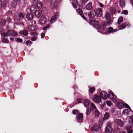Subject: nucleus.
Segmentation results:
<instances>
[{"mask_svg":"<svg viewBox=\"0 0 133 133\" xmlns=\"http://www.w3.org/2000/svg\"><path fill=\"white\" fill-rule=\"evenodd\" d=\"M129 117V123L126 125L124 130L125 133H132L133 132V115Z\"/></svg>","mask_w":133,"mask_h":133,"instance_id":"obj_1","label":"nucleus"},{"mask_svg":"<svg viewBox=\"0 0 133 133\" xmlns=\"http://www.w3.org/2000/svg\"><path fill=\"white\" fill-rule=\"evenodd\" d=\"M89 23L90 25H92L93 26L96 27L97 26V30L98 32L102 34L101 31H104L106 29L104 27H102L101 26L98 25L99 22L96 20H92L90 21Z\"/></svg>","mask_w":133,"mask_h":133,"instance_id":"obj_2","label":"nucleus"},{"mask_svg":"<svg viewBox=\"0 0 133 133\" xmlns=\"http://www.w3.org/2000/svg\"><path fill=\"white\" fill-rule=\"evenodd\" d=\"M102 120L99 121L98 123H95L93 126L92 130L93 131L98 132V133H101V127L102 124Z\"/></svg>","mask_w":133,"mask_h":133,"instance_id":"obj_3","label":"nucleus"},{"mask_svg":"<svg viewBox=\"0 0 133 133\" xmlns=\"http://www.w3.org/2000/svg\"><path fill=\"white\" fill-rule=\"evenodd\" d=\"M2 35L4 37L7 36V35L9 36H14L17 35V33L13 30H8L6 32V34L5 32L2 33Z\"/></svg>","mask_w":133,"mask_h":133,"instance_id":"obj_4","label":"nucleus"},{"mask_svg":"<svg viewBox=\"0 0 133 133\" xmlns=\"http://www.w3.org/2000/svg\"><path fill=\"white\" fill-rule=\"evenodd\" d=\"M25 14L22 12H20L19 14L15 16V20L17 21H21L23 18Z\"/></svg>","mask_w":133,"mask_h":133,"instance_id":"obj_5","label":"nucleus"},{"mask_svg":"<svg viewBox=\"0 0 133 133\" xmlns=\"http://www.w3.org/2000/svg\"><path fill=\"white\" fill-rule=\"evenodd\" d=\"M59 16V14L58 12H55L54 15L52 16L51 18L50 22L51 23H52L55 22V21Z\"/></svg>","mask_w":133,"mask_h":133,"instance_id":"obj_6","label":"nucleus"},{"mask_svg":"<svg viewBox=\"0 0 133 133\" xmlns=\"http://www.w3.org/2000/svg\"><path fill=\"white\" fill-rule=\"evenodd\" d=\"M93 101L97 103H98L101 102V99L99 96L95 95L93 98Z\"/></svg>","mask_w":133,"mask_h":133,"instance_id":"obj_7","label":"nucleus"},{"mask_svg":"<svg viewBox=\"0 0 133 133\" xmlns=\"http://www.w3.org/2000/svg\"><path fill=\"white\" fill-rule=\"evenodd\" d=\"M101 97L103 99H106L108 98V94L106 92L103 91L100 93Z\"/></svg>","mask_w":133,"mask_h":133,"instance_id":"obj_8","label":"nucleus"},{"mask_svg":"<svg viewBox=\"0 0 133 133\" xmlns=\"http://www.w3.org/2000/svg\"><path fill=\"white\" fill-rule=\"evenodd\" d=\"M76 12L78 14L80 15L82 17L84 20H86L87 19L83 15V13L82 10L80 8H78L76 10Z\"/></svg>","mask_w":133,"mask_h":133,"instance_id":"obj_9","label":"nucleus"},{"mask_svg":"<svg viewBox=\"0 0 133 133\" xmlns=\"http://www.w3.org/2000/svg\"><path fill=\"white\" fill-rule=\"evenodd\" d=\"M83 115L81 113L79 114L77 117V119L79 123L83 122Z\"/></svg>","mask_w":133,"mask_h":133,"instance_id":"obj_10","label":"nucleus"},{"mask_svg":"<svg viewBox=\"0 0 133 133\" xmlns=\"http://www.w3.org/2000/svg\"><path fill=\"white\" fill-rule=\"evenodd\" d=\"M116 123L119 126L123 127L124 125L123 122L120 119H117L115 121Z\"/></svg>","mask_w":133,"mask_h":133,"instance_id":"obj_11","label":"nucleus"},{"mask_svg":"<svg viewBox=\"0 0 133 133\" xmlns=\"http://www.w3.org/2000/svg\"><path fill=\"white\" fill-rule=\"evenodd\" d=\"M117 28L114 29L112 27H110L108 28V31L106 32V33L108 34V33H111L112 34H113L114 32L117 31Z\"/></svg>","mask_w":133,"mask_h":133,"instance_id":"obj_12","label":"nucleus"},{"mask_svg":"<svg viewBox=\"0 0 133 133\" xmlns=\"http://www.w3.org/2000/svg\"><path fill=\"white\" fill-rule=\"evenodd\" d=\"M46 19L44 16H42L41 17L39 20V23L41 24H44L46 23Z\"/></svg>","mask_w":133,"mask_h":133,"instance_id":"obj_13","label":"nucleus"},{"mask_svg":"<svg viewBox=\"0 0 133 133\" xmlns=\"http://www.w3.org/2000/svg\"><path fill=\"white\" fill-rule=\"evenodd\" d=\"M95 15V11L92 10L88 13V16L90 18H92L94 17Z\"/></svg>","mask_w":133,"mask_h":133,"instance_id":"obj_14","label":"nucleus"},{"mask_svg":"<svg viewBox=\"0 0 133 133\" xmlns=\"http://www.w3.org/2000/svg\"><path fill=\"white\" fill-rule=\"evenodd\" d=\"M37 29V27L36 26L29 25L27 29L31 31H34L36 30Z\"/></svg>","mask_w":133,"mask_h":133,"instance_id":"obj_15","label":"nucleus"},{"mask_svg":"<svg viewBox=\"0 0 133 133\" xmlns=\"http://www.w3.org/2000/svg\"><path fill=\"white\" fill-rule=\"evenodd\" d=\"M110 122H108L107 123V126L106 127L105 131L109 132H112V130L111 128Z\"/></svg>","mask_w":133,"mask_h":133,"instance_id":"obj_16","label":"nucleus"},{"mask_svg":"<svg viewBox=\"0 0 133 133\" xmlns=\"http://www.w3.org/2000/svg\"><path fill=\"white\" fill-rule=\"evenodd\" d=\"M37 6L35 5H32L30 7V12L33 13H35L37 10Z\"/></svg>","mask_w":133,"mask_h":133,"instance_id":"obj_17","label":"nucleus"},{"mask_svg":"<svg viewBox=\"0 0 133 133\" xmlns=\"http://www.w3.org/2000/svg\"><path fill=\"white\" fill-rule=\"evenodd\" d=\"M50 1V2H51L50 4V7L51 8L53 9L55 8L56 6V2H55L54 0H52L50 1Z\"/></svg>","mask_w":133,"mask_h":133,"instance_id":"obj_18","label":"nucleus"},{"mask_svg":"<svg viewBox=\"0 0 133 133\" xmlns=\"http://www.w3.org/2000/svg\"><path fill=\"white\" fill-rule=\"evenodd\" d=\"M34 17V15L32 14L28 13L26 15V17L28 20H31Z\"/></svg>","mask_w":133,"mask_h":133,"instance_id":"obj_19","label":"nucleus"},{"mask_svg":"<svg viewBox=\"0 0 133 133\" xmlns=\"http://www.w3.org/2000/svg\"><path fill=\"white\" fill-rule=\"evenodd\" d=\"M122 113L123 114H129V113L133 114V112L131 109H130L129 110L127 109L124 110Z\"/></svg>","mask_w":133,"mask_h":133,"instance_id":"obj_20","label":"nucleus"},{"mask_svg":"<svg viewBox=\"0 0 133 133\" xmlns=\"http://www.w3.org/2000/svg\"><path fill=\"white\" fill-rule=\"evenodd\" d=\"M90 103V102L89 100L87 99L84 100L83 104L84 106L86 108L88 107Z\"/></svg>","mask_w":133,"mask_h":133,"instance_id":"obj_21","label":"nucleus"},{"mask_svg":"<svg viewBox=\"0 0 133 133\" xmlns=\"http://www.w3.org/2000/svg\"><path fill=\"white\" fill-rule=\"evenodd\" d=\"M35 16L37 18H38L41 16L42 14L41 11L38 10L34 13Z\"/></svg>","mask_w":133,"mask_h":133,"instance_id":"obj_22","label":"nucleus"},{"mask_svg":"<svg viewBox=\"0 0 133 133\" xmlns=\"http://www.w3.org/2000/svg\"><path fill=\"white\" fill-rule=\"evenodd\" d=\"M116 105L119 108L121 109L124 107V104L122 102H118Z\"/></svg>","mask_w":133,"mask_h":133,"instance_id":"obj_23","label":"nucleus"},{"mask_svg":"<svg viewBox=\"0 0 133 133\" xmlns=\"http://www.w3.org/2000/svg\"><path fill=\"white\" fill-rule=\"evenodd\" d=\"M102 9L101 8L97 9L96 10V15L97 16H100L102 15Z\"/></svg>","mask_w":133,"mask_h":133,"instance_id":"obj_24","label":"nucleus"},{"mask_svg":"<svg viewBox=\"0 0 133 133\" xmlns=\"http://www.w3.org/2000/svg\"><path fill=\"white\" fill-rule=\"evenodd\" d=\"M76 2L77 5L79 7L82 6L83 3V0H76Z\"/></svg>","mask_w":133,"mask_h":133,"instance_id":"obj_25","label":"nucleus"},{"mask_svg":"<svg viewBox=\"0 0 133 133\" xmlns=\"http://www.w3.org/2000/svg\"><path fill=\"white\" fill-rule=\"evenodd\" d=\"M105 17L106 19L108 21L110 20L111 17V16L109 12L107 13L105 15Z\"/></svg>","mask_w":133,"mask_h":133,"instance_id":"obj_26","label":"nucleus"},{"mask_svg":"<svg viewBox=\"0 0 133 133\" xmlns=\"http://www.w3.org/2000/svg\"><path fill=\"white\" fill-rule=\"evenodd\" d=\"M108 92L109 93V94L108 95V97L109 98L111 99L114 97L115 96L116 97V95H114V93L112 92H111L109 91H108Z\"/></svg>","mask_w":133,"mask_h":133,"instance_id":"obj_27","label":"nucleus"},{"mask_svg":"<svg viewBox=\"0 0 133 133\" xmlns=\"http://www.w3.org/2000/svg\"><path fill=\"white\" fill-rule=\"evenodd\" d=\"M86 9L88 10H90L92 8L91 4L90 3H88L86 6Z\"/></svg>","mask_w":133,"mask_h":133,"instance_id":"obj_28","label":"nucleus"},{"mask_svg":"<svg viewBox=\"0 0 133 133\" xmlns=\"http://www.w3.org/2000/svg\"><path fill=\"white\" fill-rule=\"evenodd\" d=\"M20 33L24 35L25 36H27L28 34V31L25 30L21 31L20 32Z\"/></svg>","mask_w":133,"mask_h":133,"instance_id":"obj_29","label":"nucleus"},{"mask_svg":"<svg viewBox=\"0 0 133 133\" xmlns=\"http://www.w3.org/2000/svg\"><path fill=\"white\" fill-rule=\"evenodd\" d=\"M118 24V26L120 28L118 30L124 29L125 28V27H126V26L124 24H121L120 23Z\"/></svg>","mask_w":133,"mask_h":133,"instance_id":"obj_30","label":"nucleus"},{"mask_svg":"<svg viewBox=\"0 0 133 133\" xmlns=\"http://www.w3.org/2000/svg\"><path fill=\"white\" fill-rule=\"evenodd\" d=\"M119 4L120 6L121 7L123 8L124 7L125 5V3L124 0H120Z\"/></svg>","mask_w":133,"mask_h":133,"instance_id":"obj_31","label":"nucleus"},{"mask_svg":"<svg viewBox=\"0 0 133 133\" xmlns=\"http://www.w3.org/2000/svg\"><path fill=\"white\" fill-rule=\"evenodd\" d=\"M37 5L38 8L41 9L43 7V3L41 2H38Z\"/></svg>","mask_w":133,"mask_h":133,"instance_id":"obj_32","label":"nucleus"},{"mask_svg":"<svg viewBox=\"0 0 133 133\" xmlns=\"http://www.w3.org/2000/svg\"><path fill=\"white\" fill-rule=\"evenodd\" d=\"M94 114L95 116L98 117L100 115L99 112L97 109H96L94 112Z\"/></svg>","mask_w":133,"mask_h":133,"instance_id":"obj_33","label":"nucleus"},{"mask_svg":"<svg viewBox=\"0 0 133 133\" xmlns=\"http://www.w3.org/2000/svg\"><path fill=\"white\" fill-rule=\"evenodd\" d=\"M6 23L5 20L4 19H2L1 21L0 24L1 26H4L5 25Z\"/></svg>","mask_w":133,"mask_h":133,"instance_id":"obj_34","label":"nucleus"},{"mask_svg":"<svg viewBox=\"0 0 133 133\" xmlns=\"http://www.w3.org/2000/svg\"><path fill=\"white\" fill-rule=\"evenodd\" d=\"M109 116L108 113L106 112L104 115L103 120H105L107 119Z\"/></svg>","mask_w":133,"mask_h":133,"instance_id":"obj_35","label":"nucleus"},{"mask_svg":"<svg viewBox=\"0 0 133 133\" xmlns=\"http://www.w3.org/2000/svg\"><path fill=\"white\" fill-rule=\"evenodd\" d=\"M123 18L122 17H120L118 19V24H120L121 22H123Z\"/></svg>","mask_w":133,"mask_h":133,"instance_id":"obj_36","label":"nucleus"},{"mask_svg":"<svg viewBox=\"0 0 133 133\" xmlns=\"http://www.w3.org/2000/svg\"><path fill=\"white\" fill-rule=\"evenodd\" d=\"M110 10L111 14H113L115 12V9L113 7H111L110 9Z\"/></svg>","mask_w":133,"mask_h":133,"instance_id":"obj_37","label":"nucleus"},{"mask_svg":"<svg viewBox=\"0 0 133 133\" xmlns=\"http://www.w3.org/2000/svg\"><path fill=\"white\" fill-rule=\"evenodd\" d=\"M95 89L94 87H92L90 88L89 90L90 93H92L94 92L95 91Z\"/></svg>","mask_w":133,"mask_h":133,"instance_id":"obj_38","label":"nucleus"},{"mask_svg":"<svg viewBox=\"0 0 133 133\" xmlns=\"http://www.w3.org/2000/svg\"><path fill=\"white\" fill-rule=\"evenodd\" d=\"M2 41L4 43H7L8 42V41L5 37H3V38Z\"/></svg>","mask_w":133,"mask_h":133,"instance_id":"obj_39","label":"nucleus"},{"mask_svg":"<svg viewBox=\"0 0 133 133\" xmlns=\"http://www.w3.org/2000/svg\"><path fill=\"white\" fill-rule=\"evenodd\" d=\"M17 5L16 2L14 1L12 3V6L13 8H15Z\"/></svg>","mask_w":133,"mask_h":133,"instance_id":"obj_40","label":"nucleus"},{"mask_svg":"<svg viewBox=\"0 0 133 133\" xmlns=\"http://www.w3.org/2000/svg\"><path fill=\"white\" fill-rule=\"evenodd\" d=\"M91 108L92 109H94L96 108V107L95 104L92 103H91L90 105Z\"/></svg>","mask_w":133,"mask_h":133,"instance_id":"obj_41","label":"nucleus"},{"mask_svg":"<svg viewBox=\"0 0 133 133\" xmlns=\"http://www.w3.org/2000/svg\"><path fill=\"white\" fill-rule=\"evenodd\" d=\"M37 38L38 37L37 36H32L31 37V40L33 41H35Z\"/></svg>","mask_w":133,"mask_h":133,"instance_id":"obj_42","label":"nucleus"},{"mask_svg":"<svg viewBox=\"0 0 133 133\" xmlns=\"http://www.w3.org/2000/svg\"><path fill=\"white\" fill-rule=\"evenodd\" d=\"M31 35L32 36H37L38 35L37 33L36 32H31L30 33Z\"/></svg>","mask_w":133,"mask_h":133,"instance_id":"obj_43","label":"nucleus"},{"mask_svg":"<svg viewBox=\"0 0 133 133\" xmlns=\"http://www.w3.org/2000/svg\"><path fill=\"white\" fill-rule=\"evenodd\" d=\"M72 112L73 114L75 115H77L79 113L78 111L77 110H73Z\"/></svg>","mask_w":133,"mask_h":133,"instance_id":"obj_44","label":"nucleus"},{"mask_svg":"<svg viewBox=\"0 0 133 133\" xmlns=\"http://www.w3.org/2000/svg\"><path fill=\"white\" fill-rule=\"evenodd\" d=\"M91 112V110L88 108H87V109L86 111V114L87 115H89Z\"/></svg>","mask_w":133,"mask_h":133,"instance_id":"obj_45","label":"nucleus"},{"mask_svg":"<svg viewBox=\"0 0 133 133\" xmlns=\"http://www.w3.org/2000/svg\"><path fill=\"white\" fill-rule=\"evenodd\" d=\"M46 31L43 32L41 34V38H43L45 36V35Z\"/></svg>","mask_w":133,"mask_h":133,"instance_id":"obj_46","label":"nucleus"},{"mask_svg":"<svg viewBox=\"0 0 133 133\" xmlns=\"http://www.w3.org/2000/svg\"><path fill=\"white\" fill-rule=\"evenodd\" d=\"M83 99L81 98H78L77 102L78 103H81L83 102Z\"/></svg>","mask_w":133,"mask_h":133,"instance_id":"obj_47","label":"nucleus"},{"mask_svg":"<svg viewBox=\"0 0 133 133\" xmlns=\"http://www.w3.org/2000/svg\"><path fill=\"white\" fill-rule=\"evenodd\" d=\"M106 103L108 106H110L111 105V102L110 101H107L106 102Z\"/></svg>","mask_w":133,"mask_h":133,"instance_id":"obj_48","label":"nucleus"},{"mask_svg":"<svg viewBox=\"0 0 133 133\" xmlns=\"http://www.w3.org/2000/svg\"><path fill=\"white\" fill-rule=\"evenodd\" d=\"M38 2L37 0H34L33 1V3L35 5V6H37Z\"/></svg>","mask_w":133,"mask_h":133,"instance_id":"obj_49","label":"nucleus"},{"mask_svg":"<svg viewBox=\"0 0 133 133\" xmlns=\"http://www.w3.org/2000/svg\"><path fill=\"white\" fill-rule=\"evenodd\" d=\"M16 40L17 41L19 42H22L23 41L22 39L18 38H17V39H16Z\"/></svg>","mask_w":133,"mask_h":133,"instance_id":"obj_50","label":"nucleus"},{"mask_svg":"<svg viewBox=\"0 0 133 133\" xmlns=\"http://www.w3.org/2000/svg\"><path fill=\"white\" fill-rule=\"evenodd\" d=\"M123 14L127 15L128 14V11L127 10H124L122 12Z\"/></svg>","mask_w":133,"mask_h":133,"instance_id":"obj_51","label":"nucleus"},{"mask_svg":"<svg viewBox=\"0 0 133 133\" xmlns=\"http://www.w3.org/2000/svg\"><path fill=\"white\" fill-rule=\"evenodd\" d=\"M124 104V106H125V108L129 109H131L130 108V107H129V106L126 103H125Z\"/></svg>","mask_w":133,"mask_h":133,"instance_id":"obj_52","label":"nucleus"},{"mask_svg":"<svg viewBox=\"0 0 133 133\" xmlns=\"http://www.w3.org/2000/svg\"><path fill=\"white\" fill-rule=\"evenodd\" d=\"M102 25L103 26H106L107 24V23L105 22H102Z\"/></svg>","mask_w":133,"mask_h":133,"instance_id":"obj_53","label":"nucleus"},{"mask_svg":"<svg viewBox=\"0 0 133 133\" xmlns=\"http://www.w3.org/2000/svg\"><path fill=\"white\" fill-rule=\"evenodd\" d=\"M31 43V42L30 40H28L26 41L25 43L27 45H29V44Z\"/></svg>","mask_w":133,"mask_h":133,"instance_id":"obj_54","label":"nucleus"},{"mask_svg":"<svg viewBox=\"0 0 133 133\" xmlns=\"http://www.w3.org/2000/svg\"><path fill=\"white\" fill-rule=\"evenodd\" d=\"M72 5L73 7L75 8H77V5L76 4H75L73 2L72 3Z\"/></svg>","mask_w":133,"mask_h":133,"instance_id":"obj_55","label":"nucleus"},{"mask_svg":"<svg viewBox=\"0 0 133 133\" xmlns=\"http://www.w3.org/2000/svg\"><path fill=\"white\" fill-rule=\"evenodd\" d=\"M6 20L7 21L9 22H10L11 21V19L9 17H8Z\"/></svg>","mask_w":133,"mask_h":133,"instance_id":"obj_56","label":"nucleus"},{"mask_svg":"<svg viewBox=\"0 0 133 133\" xmlns=\"http://www.w3.org/2000/svg\"><path fill=\"white\" fill-rule=\"evenodd\" d=\"M112 101L114 102H116V99L115 98H112V99H111Z\"/></svg>","mask_w":133,"mask_h":133,"instance_id":"obj_57","label":"nucleus"},{"mask_svg":"<svg viewBox=\"0 0 133 133\" xmlns=\"http://www.w3.org/2000/svg\"><path fill=\"white\" fill-rule=\"evenodd\" d=\"M3 7V8L5 7L6 6V3L5 2H4L2 4Z\"/></svg>","mask_w":133,"mask_h":133,"instance_id":"obj_58","label":"nucleus"},{"mask_svg":"<svg viewBox=\"0 0 133 133\" xmlns=\"http://www.w3.org/2000/svg\"><path fill=\"white\" fill-rule=\"evenodd\" d=\"M16 23V24H21V25H24V24H23V23H22V22H15Z\"/></svg>","mask_w":133,"mask_h":133,"instance_id":"obj_59","label":"nucleus"},{"mask_svg":"<svg viewBox=\"0 0 133 133\" xmlns=\"http://www.w3.org/2000/svg\"><path fill=\"white\" fill-rule=\"evenodd\" d=\"M24 0H18V1L20 3H24Z\"/></svg>","mask_w":133,"mask_h":133,"instance_id":"obj_60","label":"nucleus"},{"mask_svg":"<svg viewBox=\"0 0 133 133\" xmlns=\"http://www.w3.org/2000/svg\"><path fill=\"white\" fill-rule=\"evenodd\" d=\"M10 39L11 41H13L15 39V38L14 37H10Z\"/></svg>","mask_w":133,"mask_h":133,"instance_id":"obj_61","label":"nucleus"},{"mask_svg":"<svg viewBox=\"0 0 133 133\" xmlns=\"http://www.w3.org/2000/svg\"><path fill=\"white\" fill-rule=\"evenodd\" d=\"M32 24H36V22L35 21H32Z\"/></svg>","mask_w":133,"mask_h":133,"instance_id":"obj_62","label":"nucleus"},{"mask_svg":"<svg viewBox=\"0 0 133 133\" xmlns=\"http://www.w3.org/2000/svg\"><path fill=\"white\" fill-rule=\"evenodd\" d=\"M2 7V1L0 0V9H1Z\"/></svg>","mask_w":133,"mask_h":133,"instance_id":"obj_63","label":"nucleus"},{"mask_svg":"<svg viewBox=\"0 0 133 133\" xmlns=\"http://www.w3.org/2000/svg\"><path fill=\"white\" fill-rule=\"evenodd\" d=\"M130 3L133 7V0H131L130 1Z\"/></svg>","mask_w":133,"mask_h":133,"instance_id":"obj_64","label":"nucleus"}]
</instances>
